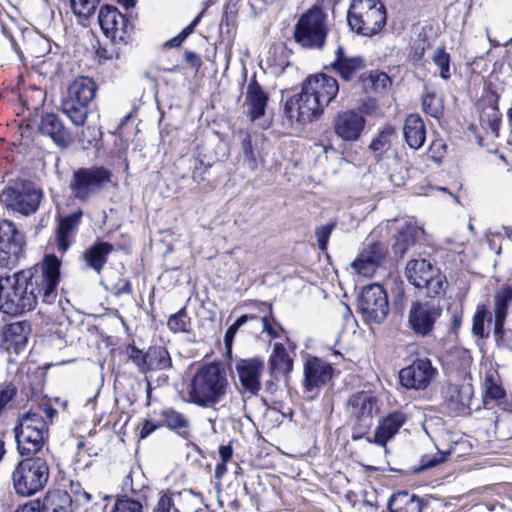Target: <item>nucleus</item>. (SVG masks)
Wrapping results in <instances>:
<instances>
[{
  "mask_svg": "<svg viewBox=\"0 0 512 512\" xmlns=\"http://www.w3.org/2000/svg\"><path fill=\"white\" fill-rule=\"evenodd\" d=\"M60 266L61 261L55 255H47L39 267L0 277V310L17 316L33 310L39 303L53 305L58 296Z\"/></svg>",
  "mask_w": 512,
  "mask_h": 512,
  "instance_id": "f257e3e1",
  "label": "nucleus"
},
{
  "mask_svg": "<svg viewBox=\"0 0 512 512\" xmlns=\"http://www.w3.org/2000/svg\"><path fill=\"white\" fill-rule=\"evenodd\" d=\"M228 379L219 363L202 365L194 374L188 391L191 403L202 407H213L226 395Z\"/></svg>",
  "mask_w": 512,
  "mask_h": 512,
  "instance_id": "f03ea898",
  "label": "nucleus"
},
{
  "mask_svg": "<svg viewBox=\"0 0 512 512\" xmlns=\"http://www.w3.org/2000/svg\"><path fill=\"white\" fill-rule=\"evenodd\" d=\"M350 29L359 35L372 37L386 24V10L380 0H353L347 13Z\"/></svg>",
  "mask_w": 512,
  "mask_h": 512,
  "instance_id": "7ed1b4c3",
  "label": "nucleus"
},
{
  "mask_svg": "<svg viewBox=\"0 0 512 512\" xmlns=\"http://www.w3.org/2000/svg\"><path fill=\"white\" fill-rule=\"evenodd\" d=\"M14 433L18 452L29 458L43 448L48 438V425L39 413L30 411L19 418Z\"/></svg>",
  "mask_w": 512,
  "mask_h": 512,
  "instance_id": "20e7f679",
  "label": "nucleus"
},
{
  "mask_svg": "<svg viewBox=\"0 0 512 512\" xmlns=\"http://www.w3.org/2000/svg\"><path fill=\"white\" fill-rule=\"evenodd\" d=\"M49 479V466L41 457H27L20 461L12 474L17 494L28 497L41 491Z\"/></svg>",
  "mask_w": 512,
  "mask_h": 512,
  "instance_id": "39448f33",
  "label": "nucleus"
},
{
  "mask_svg": "<svg viewBox=\"0 0 512 512\" xmlns=\"http://www.w3.org/2000/svg\"><path fill=\"white\" fill-rule=\"evenodd\" d=\"M112 181V172L104 166L81 167L69 182L71 195L80 202H89Z\"/></svg>",
  "mask_w": 512,
  "mask_h": 512,
  "instance_id": "423d86ee",
  "label": "nucleus"
},
{
  "mask_svg": "<svg viewBox=\"0 0 512 512\" xmlns=\"http://www.w3.org/2000/svg\"><path fill=\"white\" fill-rule=\"evenodd\" d=\"M326 20L323 10L313 6L298 19L294 29L295 41L304 48H323L328 32Z\"/></svg>",
  "mask_w": 512,
  "mask_h": 512,
  "instance_id": "0eeeda50",
  "label": "nucleus"
},
{
  "mask_svg": "<svg viewBox=\"0 0 512 512\" xmlns=\"http://www.w3.org/2000/svg\"><path fill=\"white\" fill-rule=\"evenodd\" d=\"M43 191L31 181H15L6 187L0 200L7 209L24 216L34 214L43 199Z\"/></svg>",
  "mask_w": 512,
  "mask_h": 512,
  "instance_id": "6e6552de",
  "label": "nucleus"
},
{
  "mask_svg": "<svg viewBox=\"0 0 512 512\" xmlns=\"http://www.w3.org/2000/svg\"><path fill=\"white\" fill-rule=\"evenodd\" d=\"M405 275L416 288H425L428 297H435L444 292L446 277L425 259H412L405 268Z\"/></svg>",
  "mask_w": 512,
  "mask_h": 512,
  "instance_id": "1a4fd4ad",
  "label": "nucleus"
},
{
  "mask_svg": "<svg viewBox=\"0 0 512 512\" xmlns=\"http://www.w3.org/2000/svg\"><path fill=\"white\" fill-rule=\"evenodd\" d=\"M358 310L368 323H382L389 312L386 291L379 284L364 287L358 297Z\"/></svg>",
  "mask_w": 512,
  "mask_h": 512,
  "instance_id": "9d476101",
  "label": "nucleus"
},
{
  "mask_svg": "<svg viewBox=\"0 0 512 512\" xmlns=\"http://www.w3.org/2000/svg\"><path fill=\"white\" fill-rule=\"evenodd\" d=\"M25 244L24 235L12 221L0 220V266L12 268L19 262Z\"/></svg>",
  "mask_w": 512,
  "mask_h": 512,
  "instance_id": "9b49d317",
  "label": "nucleus"
},
{
  "mask_svg": "<svg viewBox=\"0 0 512 512\" xmlns=\"http://www.w3.org/2000/svg\"><path fill=\"white\" fill-rule=\"evenodd\" d=\"M99 25L107 38L114 42H127L133 25L113 6H103L98 15Z\"/></svg>",
  "mask_w": 512,
  "mask_h": 512,
  "instance_id": "f8f14e48",
  "label": "nucleus"
},
{
  "mask_svg": "<svg viewBox=\"0 0 512 512\" xmlns=\"http://www.w3.org/2000/svg\"><path fill=\"white\" fill-rule=\"evenodd\" d=\"M324 107L302 85L301 92L290 98L285 105V113L290 120L306 123L319 117Z\"/></svg>",
  "mask_w": 512,
  "mask_h": 512,
  "instance_id": "ddd939ff",
  "label": "nucleus"
},
{
  "mask_svg": "<svg viewBox=\"0 0 512 512\" xmlns=\"http://www.w3.org/2000/svg\"><path fill=\"white\" fill-rule=\"evenodd\" d=\"M441 311L440 306L434 302L415 301L409 310L408 325L416 335L425 337L432 332Z\"/></svg>",
  "mask_w": 512,
  "mask_h": 512,
  "instance_id": "4468645a",
  "label": "nucleus"
},
{
  "mask_svg": "<svg viewBox=\"0 0 512 512\" xmlns=\"http://www.w3.org/2000/svg\"><path fill=\"white\" fill-rule=\"evenodd\" d=\"M437 375V369L430 359L417 358L409 366L399 372V380L403 387L414 390H425Z\"/></svg>",
  "mask_w": 512,
  "mask_h": 512,
  "instance_id": "2eb2a0df",
  "label": "nucleus"
},
{
  "mask_svg": "<svg viewBox=\"0 0 512 512\" xmlns=\"http://www.w3.org/2000/svg\"><path fill=\"white\" fill-rule=\"evenodd\" d=\"M265 369L263 359L254 357L239 359L235 371L241 386V392L248 397L256 396L261 390V377Z\"/></svg>",
  "mask_w": 512,
  "mask_h": 512,
  "instance_id": "dca6fc26",
  "label": "nucleus"
},
{
  "mask_svg": "<svg viewBox=\"0 0 512 512\" xmlns=\"http://www.w3.org/2000/svg\"><path fill=\"white\" fill-rule=\"evenodd\" d=\"M387 247L381 242L368 243L351 263V267L359 275L373 277L387 257Z\"/></svg>",
  "mask_w": 512,
  "mask_h": 512,
  "instance_id": "f3484780",
  "label": "nucleus"
},
{
  "mask_svg": "<svg viewBox=\"0 0 512 512\" xmlns=\"http://www.w3.org/2000/svg\"><path fill=\"white\" fill-rule=\"evenodd\" d=\"M512 299V288L504 286L494 297V337L498 346H503L512 351V333L507 335L504 323L507 316L508 305Z\"/></svg>",
  "mask_w": 512,
  "mask_h": 512,
  "instance_id": "a211bd4d",
  "label": "nucleus"
},
{
  "mask_svg": "<svg viewBox=\"0 0 512 512\" xmlns=\"http://www.w3.org/2000/svg\"><path fill=\"white\" fill-rule=\"evenodd\" d=\"M365 124L364 116L356 110L341 111L333 119L335 134L346 142L357 141L365 128Z\"/></svg>",
  "mask_w": 512,
  "mask_h": 512,
  "instance_id": "6ab92c4d",
  "label": "nucleus"
},
{
  "mask_svg": "<svg viewBox=\"0 0 512 512\" xmlns=\"http://www.w3.org/2000/svg\"><path fill=\"white\" fill-rule=\"evenodd\" d=\"M303 86L324 108L335 99L339 91L337 80L326 74L309 76L303 82Z\"/></svg>",
  "mask_w": 512,
  "mask_h": 512,
  "instance_id": "aec40b11",
  "label": "nucleus"
},
{
  "mask_svg": "<svg viewBox=\"0 0 512 512\" xmlns=\"http://www.w3.org/2000/svg\"><path fill=\"white\" fill-rule=\"evenodd\" d=\"M378 410L377 399L369 391L352 394L346 403L347 413L355 420L372 421Z\"/></svg>",
  "mask_w": 512,
  "mask_h": 512,
  "instance_id": "412c9836",
  "label": "nucleus"
},
{
  "mask_svg": "<svg viewBox=\"0 0 512 512\" xmlns=\"http://www.w3.org/2000/svg\"><path fill=\"white\" fill-rule=\"evenodd\" d=\"M406 420V415L403 412L395 411L389 413L386 417L379 421L374 431L373 438H366L367 442L370 444L374 443L386 451L387 442L398 433L399 429L404 425Z\"/></svg>",
  "mask_w": 512,
  "mask_h": 512,
  "instance_id": "4be33fe9",
  "label": "nucleus"
},
{
  "mask_svg": "<svg viewBox=\"0 0 512 512\" xmlns=\"http://www.w3.org/2000/svg\"><path fill=\"white\" fill-rule=\"evenodd\" d=\"M330 66L343 81L349 82L366 68V63L363 57L348 56L343 47L338 46L335 51V59Z\"/></svg>",
  "mask_w": 512,
  "mask_h": 512,
  "instance_id": "5701e85b",
  "label": "nucleus"
},
{
  "mask_svg": "<svg viewBox=\"0 0 512 512\" xmlns=\"http://www.w3.org/2000/svg\"><path fill=\"white\" fill-rule=\"evenodd\" d=\"M333 368L324 360L317 357L309 358L304 364V387L312 391L325 385L332 377Z\"/></svg>",
  "mask_w": 512,
  "mask_h": 512,
  "instance_id": "b1692460",
  "label": "nucleus"
},
{
  "mask_svg": "<svg viewBox=\"0 0 512 512\" xmlns=\"http://www.w3.org/2000/svg\"><path fill=\"white\" fill-rule=\"evenodd\" d=\"M38 131L42 135L50 137L55 144L61 147H67L72 141L69 130L59 116L54 113H46L41 116Z\"/></svg>",
  "mask_w": 512,
  "mask_h": 512,
  "instance_id": "393cba45",
  "label": "nucleus"
},
{
  "mask_svg": "<svg viewBox=\"0 0 512 512\" xmlns=\"http://www.w3.org/2000/svg\"><path fill=\"white\" fill-rule=\"evenodd\" d=\"M82 216L83 212L78 210L59 219L56 230V246L60 253H65L70 248Z\"/></svg>",
  "mask_w": 512,
  "mask_h": 512,
  "instance_id": "a878e982",
  "label": "nucleus"
},
{
  "mask_svg": "<svg viewBox=\"0 0 512 512\" xmlns=\"http://www.w3.org/2000/svg\"><path fill=\"white\" fill-rule=\"evenodd\" d=\"M403 135L411 149L418 150L423 146L426 139V130L424 122L418 114H410L406 117Z\"/></svg>",
  "mask_w": 512,
  "mask_h": 512,
  "instance_id": "bb28decb",
  "label": "nucleus"
},
{
  "mask_svg": "<svg viewBox=\"0 0 512 512\" xmlns=\"http://www.w3.org/2000/svg\"><path fill=\"white\" fill-rule=\"evenodd\" d=\"M111 243L96 241L84 253L83 260L87 267L93 269L98 275L101 274L108 256L113 252Z\"/></svg>",
  "mask_w": 512,
  "mask_h": 512,
  "instance_id": "cd10ccee",
  "label": "nucleus"
},
{
  "mask_svg": "<svg viewBox=\"0 0 512 512\" xmlns=\"http://www.w3.org/2000/svg\"><path fill=\"white\" fill-rule=\"evenodd\" d=\"M422 232V229L415 223L406 221L395 237V242L392 246L394 255L397 258H403L406 251L415 244Z\"/></svg>",
  "mask_w": 512,
  "mask_h": 512,
  "instance_id": "c85d7f7f",
  "label": "nucleus"
},
{
  "mask_svg": "<svg viewBox=\"0 0 512 512\" xmlns=\"http://www.w3.org/2000/svg\"><path fill=\"white\" fill-rule=\"evenodd\" d=\"M96 89L97 86L91 78L79 77L69 85L65 97L90 106L96 95Z\"/></svg>",
  "mask_w": 512,
  "mask_h": 512,
  "instance_id": "c756f323",
  "label": "nucleus"
},
{
  "mask_svg": "<svg viewBox=\"0 0 512 512\" xmlns=\"http://www.w3.org/2000/svg\"><path fill=\"white\" fill-rule=\"evenodd\" d=\"M267 102V93L256 80H252L247 86L246 92V103L249 106V115L252 121L264 115Z\"/></svg>",
  "mask_w": 512,
  "mask_h": 512,
  "instance_id": "7c9ffc66",
  "label": "nucleus"
},
{
  "mask_svg": "<svg viewBox=\"0 0 512 512\" xmlns=\"http://www.w3.org/2000/svg\"><path fill=\"white\" fill-rule=\"evenodd\" d=\"M161 417L164 421L163 425L169 430L185 440L190 438V421L186 415L173 408H166L161 411Z\"/></svg>",
  "mask_w": 512,
  "mask_h": 512,
  "instance_id": "2f4dec72",
  "label": "nucleus"
},
{
  "mask_svg": "<svg viewBox=\"0 0 512 512\" xmlns=\"http://www.w3.org/2000/svg\"><path fill=\"white\" fill-rule=\"evenodd\" d=\"M2 337V347L7 351L13 350L15 353H19L26 346L28 340L25 326L21 322L6 326Z\"/></svg>",
  "mask_w": 512,
  "mask_h": 512,
  "instance_id": "473e14b6",
  "label": "nucleus"
},
{
  "mask_svg": "<svg viewBox=\"0 0 512 512\" xmlns=\"http://www.w3.org/2000/svg\"><path fill=\"white\" fill-rule=\"evenodd\" d=\"M422 508V500L407 491L394 493L388 502L389 512H421Z\"/></svg>",
  "mask_w": 512,
  "mask_h": 512,
  "instance_id": "72a5a7b5",
  "label": "nucleus"
},
{
  "mask_svg": "<svg viewBox=\"0 0 512 512\" xmlns=\"http://www.w3.org/2000/svg\"><path fill=\"white\" fill-rule=\"evenodd\" d=\"M473 396V388L470 384L453 386L449 389L448 406L455 413H464L469 409Z\"/></svg>",
  "mask_w": 512,
  "mask_h": 512,
  "instance_id": "f704fd0d",
  "label": "nucleus"
},
{
  "mask_svg": "<svg viewBox=\"0 0 512 512\" xmlns=\"http://www.w3.org/2000/svg\"><path fill=\"white\" fill-rule=\"evenodd\" d=\"M147 373L165 371L172 368V360L166 348L161 346L150 347L146 351Z\"/></svg>",
  "mask_w": 512,
  "mask_h": 512,
  "instance_id": "c9c22d12",
  "label": "nucleus"
},
{
  "mask_svg": "<svg viewBox=\"0 0 512 512\" xmlns=\"http://www.w3.org/2000/svg\"><path fill=\"white\" fill-rule=\"evenodd\" d=\"M72 499L68 492L53 491L46 494L40 505L41 512H69Z\"/></svg>",
  "mask_w": 512,
  "mask_h": 512,
  "instance_id": "e433bc0d",
  "label": "nucleus"
},
{
  "mask_svg": "<svg viewBox=\"0 0 512 512\" xmlns=\"http://www.w3.org/2000/svg\"><path fill=\"white\" fill-rule=\"evenodd\" d=\"M62 112L69 118L75 126L84 125L89 114L90 106L84 103L64 97L61 102Z\"/></svg>",
  "mask_w": 512,
  "mask_h": 512,
  "instance_id": "4c0bfd02",
  "label": "nucleus"
},
{
  "mask_svg": "<svg viewBox=\"0 0 512 512\" xmlns=\"http://www.w3.org/2000/svg\"><path fill=\"white\" fill-rule=\"evenodd\" d=\"M270 368L273 373H289L292 370L293 362L289 357L286 348L281 343H276L270 356Z\"/></svg>",
  "mask_w": 512,
  "mask_h": 512,
  "instance_id": "58836bf2",
  "label": "nucleus"
},
{
  "mask_svg": "<svg viewBox=\"0 0 512 512\" xmlns=\"http://www.w3.org/2000/svg\"><path fill=\"white\" fill-rule=\"evenodd\" d=\"M396 138L397 135L395 129L390 125H386L379 131L377 136L372 140L370 144V149L374 152L382 154L391 148L392 142Z\"/></svg>",
  "mask_w": 512,
  "mask_h": 512,
  "instance_id": "ea45409f",
  "label": "nucleus"
},
{
  "mask_svg": "<svg viewBox=\"0 0 512 512\" xmlns=\"http://www.w3.org/2000/svg\"><path fill=\"white\" fill-rule=\"evenodd\" d=\"M422 107L426 114L434 118H439L444 112L443 99L426 86L422 95Z\"/></svg>",
  "mask_w": 512,
  "mask_h": 512,
  "instance_id": "a19ab883",
  "label": "nucleus"
},
{
  "mask_svg": "<svg viewBox=\"0 0 512 512\" xmlns=\"http://www.w3.org/2000/svg\"><path fill=\"white\" fill-rule=\"evenodd\" d=\"M168 328L174 333L188 332L191 326V319L185 308L171 315L167 321Z\"/></svg>",
  "mask_w": 512,
  "mask_h": 512,
  "instance_id": "79ce46f5",
  "label": "nucleus"
},
{
  "mask_svg": "<svg viewBox=\"0 0 512 512\" xmlns=\"http://www.w3.org/2000/svg\"><path fill=\"white\" fill-rule=\"evenodd\" d=\"M239 159L242 161L243 166L247 169L254 171L257 169V159L254 154L251 138L249 135H245L241 142V152L239 154Z\"/></svg>",
  "mask_w": 512,
  "mask_h": 512,
  "instance_id": "37998d69",
  "label": "nucleus"
},
{
  "mask_svg": "<svg viewBox=\"0 0 512 512\" xmlns=\"http://www.w3.org/2000/svg\"><path fill=\"white\" fill-rule=\"evenodd\" d=\"M432 60L434 64L440 69V77L442 79H449L450 74V55L445 51L444 47H438L433 54Z\"/></svg>",
  "mask_w": 512,
  "mask_h": 512,
  "instance_id": "c03bdc74",
  "label": "nucleus"
},
{
  "mask_svg": "<svg viewBox=\"0 0 512 512\" xmlns=\"http://www.w3.org/2000/svg\"><path fill=\"white\" fill-rule=\"evenodd\" d=\"M100 0H70L71 8L75 15L87 18L92 15Z\"/></svg>",
  "mask_w": 512,
  "mask_h": 512,
  "instance_id": "a18cd8bd",
  "label": "nucleus"
},
{
  "mask_svg": "<svg viewBox=\"0 0 512 512\" xmlns=\"http://www.w3.org/2000/svg\"><path fill=\"white\" fill-rule=\"evenodd\" d=\"M267 310L269 311V315L261 317L262 331L266 332L272 339L279 338L282 327L272 317L271 305L267 306Z\"/></svg>",
  "mask_w": 512,
  "mask_h": 512,
  "instance_id": "49530a36",
  "label": "nucleus"
},
{
  "mask_svg": "<svg viewBox=\"0 0 512 512\" xmlns=\"http://www.w3.org/2000/svg\"><path fill=\"white\" fill-rule=\"evenodd\" d=\"M485 404H488V400L499 401L502 404V399L505 397L504 389L496 384L492 378L487 377L485 379Z\"/></svg>",
  "mask_w": 512,
  "mask_h": 512,
  "instance_id": "de8ad7c7",
  "label": "nucleus"
},
{
  "mask_svg": "<svg viewBox=\"0 0 512 512\" xmlns=\"http://www.w3.org/2000/svg\"><path fill=\"white\" fill-rule=\"evenodd\" d=\"M256 319L254 315H241L226 331L224 335V343L227 349L230 351L233 343V339L240 327H242L249 320Z\"/></svg>",
  "mask_w": 512,
  "mask_h": 512,
  "instance_id": "09e8293b",
  "label": "nucleus"
},
{
  "mask_svg": "<svg viewBox=\"0 0 512 512\" xmlns=\"http://www.w3.org/2000/svg\"><path fill=\"white\" fill-rule=\"evenodd\" d=\"M448 455H449V453L444 452V451H437L435 453V455H433V456H431V455H424L421 458L420 466L415 468L414 471L415 472H421V471H424L426 469L435 467V466L443 463L444 461H446Z\"/></svg>",
  "mask_w": 512,
  "mask_h": 512,
  "instance_id": "8fccbe9b",
  "label": "nucleus"
},
{
  "mask_svg": "<svg viewBox=\"0 0 512 512\" xmlns=\"http://www.w3.org/2000/svg\"><path fill=\"white\" fill-rule=\"evenodd\" d=\"M142 508V504L139 500L124 497L115 501L111 512H142Z\"/></svg>",
  "mask_w": 512,
  "mask_h": 512,
  "instance_id": "3c124183",
  "label": "nucleus"
},
{
  "mask_svg": "<svg viewBox=\"0 0 512 512\" xmlns=\"http://www.w3.org/2000/svg\"><path fill=\"white\" fill-rule=\"evenodd\" d=\"M129 359L135 364L140 373L147 374V359L146 352L138 349L136 346L128 348Z\"/></svg>",
  "mask_w": 512,
  "mask_h": 512,
  "instance_id": "603ef678",
  "label": "nucleus"
},
{
  "mask_svg": "<svg viewBox=\"0 0 512 512\" xmlns=\"http://www.w3.org/2000/svg\"><path fill=\"white\" fill-rule=\"evenodd\" d=\"M172 510L178 512L174 505L173 494L169 492L161 493L152 512H172Z\"/></svg>",
  "mask_w": 512,
  "mask_h": 512,
  "instance_id": "864d4df0",
  "label": "nucleus"
},
{
  "mask_svg": "<svg viewBox=\"0 0 512 512\" xmlns=\"http://www.w3.org/2000/svg\"><path fill=\"white\" fill-rule=\"evenodd\" d=\"M487 315L485 306H478L473 316L472 332L474 335L483 337L484 336V323Z\"/></svg>",
  "mask_w": 512,
  "mask_h": 512,
  "instance_id": "5fc2aeb1",
  "label": "nucleus"
},
{
  "mask_svg": "<svg viewBox=\"0 0 512 512\" xmlns=\"http://www.w3.org/2000/svg\"><path fill=\"white\" fill-rule=\"evenodd\" d=\"M72 499V503L77 505H85L92 500V496L86 492L79 483H71V491L68 493Z\"/></svg>",
  "mask_w": 512,
  "mask_h": 512,
  "instance_id": "6e6d98bb",
  "label": "nucleus"
},
{
  "mask_svg": "<svg viewBox=\"0 0 512 512\" xmlns=\"http://www.w3.org/2000/svg\"><path fill=\"white\" fill-rule=\"evenodd\" d=\"M335 228L334 223H329L316 229L315 235L317 238V244L321 251H325L327 248L328 240L330 235Z\"/></svg>",
  "mask_w": 512,
  "mask_h": 512,
  "instance_id": "4d7b16f0",
  "label": "nucleus"
},
{
  "mask_svg": "<svg viewBox=\"0 0 512 512\" xmlns=\"http://www.w3.org/2000/svg\"><path fill=\"white\" fill-rule=\"evenodd\" d=\"M447 146L442 140H435L428 149L429 157L436 163H441L446 153Z\"/></svg>",
  "mask_w": 512,
  "mask_h": 512,
  "instance_id": "13d9d810",
  "label": "nucleus"
},
{
  "mask_svg": "<svg viewBox=\"0 0 512 512\" xmlns=\"http://www.w3.org/2000/svg\"><path fill=\"white\" fill-rule=\"evenodd\" d=\"M371 425L372 421L355 420V423L352 427V440L356 441L366 436L370 430Z\"/></svg>",
  "mask_w": 512,
  "mask_h": 512,
  "instance_id": "bf43d9fd",
  "label": "nucleus"
},
{
  "mask_svg": "<svg viewBox=\"0 0 512 512\" xmlns=\"http://www.w3.org/2000/svg\"><path fill=\"white\" fill-rule=\"evenodd\" d=\"M16 393L17 389L12 384L0 388V414L5 406L16 396Z\"/></svg>",
  "mask_w": 512,
  "mask_h": 512,
  "instance_id": "052dcab7",
  "label": "nucleus"
},
{
  "mask_svg": "<svg viewBox=\"0 0 512 512\" xmlns=\"http://www.w3.org/2000/svg\"><path fill=\"white\" fill-rule=\"evenodd\" d=\"M210 166V164H205L202 160L196 159L194 161L192 179L196 183L202 182L204 180L203 174L210 168Z\"/></svg>",
  "mask_w": 512,
  "mask_h": 512,
  "instance_id": "680f3d73",
  "label": "nucleus"
},
{
  "mask_svg": "<svg viewBox=\"0 0 512 512\" xmlns=\"http://www.w3.org/2000/svg\"><path fill=\"white\" fill-rule=\"evenodd\" d=\"M390 82V78L386 73L374 71V91L385 89Z\"/></svg>",
  "mask_w": 512,
  "mask_h": 512,
  "instance_id": "e2e57ef3",
  "label": "nucleus"
},
{
  "mask_svg": "<svg viewBox=\"0 0 512 512\" xmlns=\"http://www.w3.org/2000/svg\"><path fill=\"white\" fill-rule=\"evenodd\" d=\"M359 81L361 82L364 90L374 91V71H370V72H362L361 71L359 74Z\"/></svg>",
  "mask_w": 512,
  "mask_h": 512,
  "instance_id": "0e129e2a",
  "label": "nucleus"
},
{
  "mask_svg": "<svg viewBox=\"0 0 512 512\" xmlns=\"http://www.w3.org/2000/svg\"><path fill=\"white\" fill-rule=\"evenodd\" d=\"M160 427H162V424H160V423H155L151 420H144L141 431H140V437L146 438L151 433H153L155 430L159 429Z\"/></svg>",
  "mask_w": 512,
  "mask_h": 512,
  "instance_id": "69168bd1",
  "label": "nucleus"
},
{
  "mask_svg": "<svg viewBox=\"0 0 512 512\" xmlns=\"http://www.w3.org/2000/svg\"><path fill=\"white\" fill-rule=\"evenodd\" d=\"M201 17H202V13L197 15L195 17V19L179 33V36L183 40H185L190 34L193 33V31L195 30L196 26L198 25Z\"/></svg>",
  "mask_w": 512,
  "mask_h": 512,
  "instance_id": "338daca9",
  "label": "nucleus"
},
{
  "mask_svg": "<svg viewBox=\"0 0 512 512\" xmlns=\"http://www.w3.org/2000/svg\"><path fill=\"white\" fill-rule=\"evenodd\" d=\"M184 57H185V60L186 62L194 67V68H199L201 66V58L198 54L192 52V51H186L185 54H184Z\"/></svg>",
  "mask_w": 512,
  "mask_h": 512,
  "instance_id": "774afa93",
  "label": "nucleus"
}]
</instances>
